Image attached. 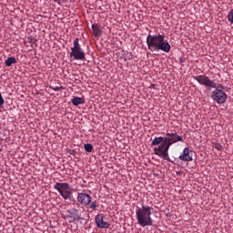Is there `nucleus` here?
I'll list each match as a JSON object with an SVG mask.
<instances>
[{
  "label": "nucleus",
  "mask_w": 233,
  "mask_h": 233,
  "mask_svg": "<svg viewBox=\"0 0 233 233\" xmlns=\"http://www.w3.org/2000/svg\"><path fill=\"white\" fill-rule=\"evenodd\" d=\"M166 136L167 137H165L164 143L157 147H154V154L158 156V157L172 163V160H170V156L168 155L170 147L176 143H179V141L180 143H183L184 140L183 137L177 135V132L167 133Z\"/></svg>",
  "instance_id": "nucleus-1"
},
{
  "label": "nucleus",
  "mask_w": 233,
  "mask_h": 233,
  "mask_svg": "<svg viewBox=\"0 0 233 233\" xmlns=\"http://www.w3.org/2000/svg\"><path fill=\"white\" fill-rule=\"evenodd\" d=\"M146 43L149 52H159V50H161L162 52L168 54L172 49L170 44L165 41V35L160 34L153 35L149 34L147 36Z\"/></svg>",
  "instance_id": "nucleus-2"
},
{
  "label": "nucleus",
  "mask_w": 233,
  "mask_h": 233,
  "mask_svg": "<svg viewBox=\"0 0 233 233\" xmlns=\"http://www.w3.org/2000/svg\"><path fill=\"white\" fill-rule=\"evenodd\" d=\"M152 210L154 208L150 206L142 205L141 208L137 207L136 209V216L137 223L140 227H152L153 220H152Z\"/></svg>",
  "instance_id": "nucleus-3"
},
{
  "label": "nucleus",
  "mask_w": 233,
  "mask_h": 233,
  "mask_svg": "<svg viewBox=\"0 0 233 233\" xmlns=\"http://www.w3.org/2000/svg\"><path fill=\"white\" fill-rule=\"evenodd\" d=\"M193 79H195V81H198L199 85L206 86V88H208V90H212V88H215V90H225V86L221 84H216L214 80H210V77L206 75L195 76H193Z\"/></svg>",
  "instance_id": "nucleus-4"
},
{
  "label": "nucleus",
  "mask_w": 233,
  "mask_h": 233,
  "mask_svg": "<svg viewBox=\"0 0 233 233\" xmlns=\"http://www.w3.org/2000/svg\"><path fill=\"white\" fill-rule=\"evenodd\" d=\"M55 190H57L59 192L61 198L65 199V201L69 200L72 201L74 195L72 194V187H70V184L65 182H56L54 185Z\"/></svg>",
  "instance_id": "nucleus-5"
},
{
  "label": "nucleus",
  "mask_w": 233,
  "mask_h": 233,
  "mask_svg": "<svg viewBox=\"0 0 233 233\" xmlns=\"http://www.w3.org/2000/svg\"><path fill=\"white\" fill-rule=\"evenodd\" d=\"M70 59L75 61H85L86 54L81 45L79 44V38H76L73 42V46L71 47V52L69 53Z\"/></svg>",
  "instance_id": "nucleus-6"
},
{
  "label": "nucleus",
  "mask_w": 233,
  "mask_h": 233,
  "mask_svg": "<svg viewBox=\"0 0 233 233\" xmlns=\"http://www.w3.org/2000/svg\"><path fill=\"white\" fill-rule=\"evenodd\" d=\"M211 98L215 103L223 105L227 102V93L221 89H215L211 92Z\"/></svg>",
  "instance_id": "nucleus-7"
},
{
  "label": "nucleus",
  "mask_w": 233,
  "mask_h": 233,
  "mask_svg": "<svg viewBox=\"0 0 233 233\" xmlns=\"http://www.w3.org/2000/svg\"><path fill=\"white\" fill-rule=\"evenodd\" d=\"M76 201L83 207H88L92 203V197L85 192L77 193Z\"/></svg>",
  "instance_id": "nucleus-8"
},
{
  "label": "nucleus",
  "mask_w": 233,
  "mask_h": 233,
  "mask_svg": "<svg viewBox=\"0 0 233 233\" xmlns=\"http://www.w3.org/2000/svg\"><path fill=\"white\" fill-rule=\"evenodd\" d=\"M105 215L97 214L95 218V223L98 228H110V223L104 220Z\"/></svg>",
  "instance_id": "nucleus-9"
},
{
  "label": "nucleus",
  "mask_w": 233,
  "mask_h": 233,
  "mask_svg": "<svg viewBox=\"0 0 233 233\" xmlns=\"http://www.w3.org/2000/svg\"><path fill=\"white\" fill-rule=\"evenodd\" d=\"M178 159L187 163L194 161V158L192 157V150H190L189 147H185L182 151V154L178 157Z\"/></svg>",
  "instance_id": "nucleus-10"
},
{
  "label": "nucleus",
  "mask_w": 233,
  "mask_h": 233,
  "mask_svg": "<svg viewBox=\"0 0 233 233\" xmlns=\"http://www.w3.org/2000/svg\"><path fill=\"white\" fill-rule=\"evenodd\" d=\"M69 214V218H73V219H81V215H79V209L70 208L67 210Z\"/></svg>",
  "instance_id": "nucleus-11"
},
{
  "label": "nucleus",
  "mask_w": 233,
  "mask_h": 233,
  "mask_svg": "<svg viewBox=\"0 0 233 233\" xmlns=\"http://www.w3.org/2000/svg\"><path fill=\"white\" fill-rule=\"evenodd\" d=\"M93 35L96 37H101V27L97 24L92 25Z\"/></svg>",
  "instance_id": "nucleus-12"
},
{
  "label": "nucleus",
  "mask_w": 233,
  "mask_h": 233,
  "mask_svg": "<svg viewBox=\"0 0 233 233\" xmlns=\"http://www.w3.org/2000/svg\"><path fill=\"white\" fill-rule=\"evenodd\" d=\"M164 143H165V137H155L152 140L151 146L152 147H159L160 145H163Z\"/></svg>",
  "instance_id": "nucleus-13"
},
{
  "label": "nucleus",
  "mask_w": 233,
  "mask_h": 233,
  "mask_svg": "<svg viewBox=\"0 0 233 233\" xmlns=\"http://www.w3.org/2000/svg\"><path fill=\"white\" fill-rule=\"evenodd\" d=\"M71 103L75 106H78V105H85V98L79 97V96H75L71 99Z\"/></svg>",
  "instance_id": "nucleus-14"
},
{
  "label": "nucleus",
  "mask_w": 233,
  "mask_h": 233,
  "mask_svg": "<svg viewBox=\"0 0 233 233\" xmlns=\"http://www.w3.org/2000/svg\"><path fill=\"white\" fill-rule=\"evenodd\" d=\"M5 63L7 66H12L13 65H15L17 63V60L15 59V57L11 56L8 57Z\"/></svg>",
  "instance_id": "nucleus-15"
},
{
  "label": "nucleus",
  "mask_w": 233,
  "mask_h": 233,
  "mask_svg": "<svg viewBox=\"0 0 233 233\" xmlns=\"http://www.w3.org/2000/svg\"><path fill=\"white\" fill-rule=\"evenodd\" d=\"M84 149L86 152H92V150H94V146H92V144H85Z\"/></svg>",
  "instance_id": "nucleus-16"
},
{
  "label": "nucleus",
  "mask_w": 233,
  "mask_h": 233,
  "mask_svg": "<svg viewBox=\"0 0 233 233\" xmlns=\"http://www.w3.org/2000/svg\"><path fill=\"white\" fill-rule=\"evenodd\" d=\"M228 20L231 25H233V9H231L230 12L228 13Z\"/></svg>",
  "instance_id": "nucleus-17"
},
{
  "label": "nucleus",
  "mask_w": 233,
  "mask_h": 233,
  "mask_svg": "<svg viewBox=\"0 0 233 233\" xmlns=\"http://www.w3.org/2000/svg\"><path fill=\"white\" fill-rule=\"evenodd\" d=\"M5 106V98H3V96L0 93V108H3Z\"/></svg>",
  "instance_id": "nucleus-18"
},
{
  "label": "nucleus",
  "mask_w": 233,
  "mask_h": 233,
  "mask_svg": "<svg viewBox=\"0 0 233 233\" xmlns=\"http://www.w3.org/2000/svg\"><path fill=\"white\" fill-rule=\"evenodd\" d=\"M52 90H54V92H59V90H63L65 87L63 86H55V87H51Z\"/></svg>",
  "instance_id": "nucleus-19"
},
{
  "label": "nucleus",
  "mask_w": 233,
  "mask_h": 233,
  "mask_svg": "<svg viewBox=\"0 0 233 233\" xmlns=\"http://www.w3.org/2000/svg\"><path fill=\"white\" fill-rule=\"evenodd\" d=\"M90 208L96 209L97 208V204H96V202H90Z\"/></svg>",
  "instance_id": "nucleus-20"
},
{
  "label": "nucleus",
  "mask_w": 233,
  "mask_h": 233,
  "mask_svg": "<svg viewBox=\"0 0 233 233\" xmlns=\"http://www.w3.org/2000/svg\"><path fill=\"white\" fill-rule=\"evenodd\" d=\"M215 148H217V150H223V146L222 145H220V144H217L216 146H215Z\"/></svg>",
  "instance_id": "nucleus-21"
},
{
  "label": "nucleus",
  "mask_w": 233,
  "mask_h": 233,
  "mask_svg": "<svg viewBox=\"0 0 233 233\" xmlns=\"http://www.w3.org/2000/svg\"><path fill=\"white\" fill-rule=\"evenodd\" d=\"M180 63H185V59L181 58Z\"/></svg>",
  "instance_id": "nucleus-22"
}]
</instances>
